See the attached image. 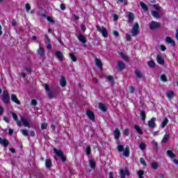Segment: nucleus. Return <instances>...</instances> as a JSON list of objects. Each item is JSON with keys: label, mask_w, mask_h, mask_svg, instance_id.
<instances>
[{"label": "nucleus", "mask_w": 178, "mask_h": 178, "mask_svg": "<svg viewBox=\"0 0 178 178\" xmlns=\"http://www.w3.org/2000/svg\"><path fill=\"white\" fill-rule=\"evenodd\" d=\"M69 55L72 60H73L74 62H77V57H76L74 53H70Z\"/></svg>", "instance_id": "obj_35"}, {"label": "nucleus", "mask_w": 178, "mask_h": 178, "mask_svg": "<svg viewBox=\"0 0 178 178\" xmlns=\"http://www.w3.org/2000/svg\"><path fill=\"white\" fill-rule=\"evenodd\" d=\"M148 66H149L150 67H152V69L154 67H155V62H154L153 60H150L147 63Z\"/></svg>", "instance_id": "obj_42"}, {"label": "nucleus", "mask_w": 178, "mask_h": 178, "mask_svg": "<svg viewBox=\"0 0 178 178\" xmlns=\"http://www.w3.org/2000/svg\"><path fill=\"white\" fill-rule=\"evenodd\" d=\"M95 63H96V66L97 67H99V69H100L101 70H102V62L101 61V60L99 59H96L95 60Z\"/></svg>", "instance_id": "obj_25"}, {"label": "nucleus", "mask_w": 178, "mask_h": 178, "mask_svg": "<svg viewBox=\"0 0 178 178\" xmlns=\"http://www.w3.org/2000/svg\"><path fill=\"white\" fill-rule=\"evenodd\" d=\"M55 95V91L54 90H49L48 92V97L50 98V99H52L54 98V96Z\"/></svg>", "instance_id": "obj_38"}, {"label": "nucleus", "mask_w": 178, "mask_h": 178, "mask_svg": "<svg viewBox=\"0 0 178 178\" xmlns=\"http://www.w3.org/2000/svg\"><path fill=\"white\" fill-rule=\"evenodd\" d=\"M1 101L3 104H9L10 102V96L8 90H3L1 97Z\"/></svg>", "instance_id": "obj_1"}, {"label": "nucleus", "mask_w": 178, "mask_h": 178, "mask_svg": "<svg viewBox=\"0 0 178 178\" xmlns=\"http://www.w3.org/2000/svg\"><path fill=\"white\" fill-rule=\"evenodd\" d=\"M140 5L142 9L144 10V12L148 11V6L144 2H140Z\"/></svg>", "instance_id": "obj_30"}, {"label": "nucleus", "mask_w": 178, "mask_h": 178, "mask_svg": "<svg viewBox=\"0 0 178 178\" xmlns=\"http://www.w3.org/2000/svg\"><path fill=\"white\" fill-rule=\"evenodd\" d=\"M161 80L162 81H164V82L168 81V79H166V75H165V74H161Z\"/></svg>", "instance_id": "obj_50"}, {"label": "nucleus", "mask_w": 178, "mask_h": 178, "mask_svg": "<svg viewBox=\"0 0 178 178\" xmlns=\"http://www.w3.org/2000/svg\"><path fill=\"white\" fill-rule=\"evenodd\" d=\"M149 26L150 30H157V29H160L161 23L155 22V21H152L149 24Z\"/></svg>", "instance_id": "obj_5"}, {"label": "nucleus", "mask_w": 178, "mask_h": 178, "mask_svg": "<svg viewBox=\"0 0 178 178\" xmlns=\"http://www.w3.org/2000/svg\"><path fill=\"white\" fill-rule=\"evenodd\" d=\"M10 114L13 116V119H14V120H15V122H17V120H19V117H17V114H16L15 113H13V112H10Z\"/></svg>", "instance_id": "obj_39"}, {"label": "nucleus", "mask_w": 178, "mask_h": 178, "mask_svg": "<svg viewBox=\"0 0 178 178\" xmlns=\"http://www.w3.org/2000/svg\"><path fill=\"white\" fill-rule=\"evenodd\" d=\"M56 56L57 58V59H58V60H60V62H62V60H63V54L62 53V51H56Z\"/></svg>", "instance_id": "obj_19"}, {"label": "nucleus", "mask_w": 178, "mask_h": 178, "mask_svg": "<svg viewBox=\"0 0 178 178\" xmlns=\"http://www.w3.org/2000/svg\"><path fill=\"white\" fill-rule=\"evenodd\" d=\"M114 137L115 140H119V138L120 137V129L118 128H115L114 130Z\"/></svg>", "instance_id": "obj_17"}, {"label": "nucleus", "mask_w": 178, "mask_h": 178, "mask_svg": "<svg viewBox=\"0 0 178 178\" xmlns=\"http://www.w3.org/2000/svg\"><path fill=\"white\" fill-rule=\"evenodd\" d=\"M11 101H13V102H15V104H17V105H20V101H19L17 99V96H16V95L13 94L11 95Z\"/></svg>", "instance_id": "obj_16"}, {"label": "nucleus", "mask_w": 178, "mask_h": 178, "mask_svg": "<svg viewBox=\"0 0 178 178\" xmlns=\"http://www.w3.org/2000/svg\"><path fill=\"white\" fill-rule=\"evenodd\" d=\"M168 123H169V120H168V118H165L163 120V122H162V123H161V127L162 129H165V127H166V124H168Z\"/></svg>", "instance_id": "obj_26"}, {"label": "nucleus", "mask_w": 178, "mask_h": 178, "mask_svg": "<svg viewBox=\"0 0 178 178\" xmlns=\"http://www.w3.org/2000/svg\"><path fill=\"white\" fill-rule=\"evenodd\" d=\"M120 56L122 58V59H124L127 62H129V58L127 57V55H126L124 53L121 52L120 54Z\"/></svg>", "instance_id": "obj_36"}, {"label": "nucleus", "mask_w": 178, "mask_h": 178, "mask_svg": "<svg viewBox=\"0 0 178 178\" xmlns=\"http://www.w3.org/2000/svg\"><path fill=\"white\" fill-rule=\"evenodd\" d=\"M124 67H126V65H124V63H123L122 61H118V70L120 72H122V70H123Z\"/></svg>", "instance_id": "obj_15"}, {"label": "nucleus", "mask_w": 178, "mask_h": 178, "mask_svg": "<svg viewBox=\"0 0 178 178\" xmlns=\"http://www.w3.org/2000/svg\"><path fill=\"white\" fill-rule=\"evenodd\" d=\"M53 151L55 152L57 156L60 158L62 162H66V156H65L62 150H58L57 149L54 148L53 149Z\"/></svg>", "instance_id": "obj_2"}, {"label": "nucleus", "mask_w": 178, "mask_h": 178, "mask_svg": "<svg viewBox=\"0 0 178 178\" xmlns=\"http://www.w3.org/2000/svg\"><path fill=\"white\" fill-rule=\"evenodd\" d=\"M17 22H16V19H13V20L12 21V26H13V27H15V26H17Z\"/></svg>", "instance_id": "obj_62"}, {"label": "nucleus", "mask_w": 178, "mask_h": 178, "mask_svg": "<svg viewBox=\"0 0 178 178\" xmlns=\"http://www.w3.org/2000/svg\"><path fill=\"white\" fill-rule=\"evenodd\" d=\"M60 84L61 87H66V78H65L63 75H62L60 79Z\"/></svg>", "instance_id": "obj_20"}, {"label": "nucleus", "mask_w": 178, "mask_h": 178, "mask_svg": "<svg viewBox=\"0 0 178 178\" xmlns=\"http://www.w3.org/2000/svg\"><path fill=\"white\" fill-rule=\"evenodd\" d=\"M118 2H120V3H124V6H127L129 5L128 0H118Z\"/></svg>", "instance_id": "obj_44"}, {"label": "nucleus", "mask_w": 178, "mask_h": 178, "mask_svg": "<svg viewBox=\"0 0 178 178\" xmlns=\"http://www.w3.org/2000/svg\"><path fill=\"white\" fill-rule=\"evenodd\" d=\"M167 97H168V98H169V99H172V98H173V97H175V92L172 90L169 91L167 93Z\"/></svg>", "instance_id": "obj_34"}, {"label": "nucleus", "mask_w": 178, "mask_h": 178, "mask_svg": "<svg viewBox=\"0 0 178 178\" xmlns=\"http://www.w3.org/2000/svg\"><path fill=\"white\" fill-rule=\"evenodd\" d=\"M44 89L45 91L49 92V86H48L47 83L44 85Z\"/></svg>", "instance_id": "obj_64"}, {"label": "nucleus", "mask_w": 178, "mask_h": 178, "mask_svg": "<svg viewBox=\"0 0 178 178\" xmlns=\"http://www.w3.org/2000/svg\"><path fill=\"white\" fill-rule=\"evenodd\" d=\"M21 133L26 137H27V136H29V131H27V130H26V129H21Z\"/></svg>", "instance_id": "obj_48"}, {"label": "nucleus", "mask_w": 178, "mask_h": 178, "mask_svg": "<svg viewBox=\"0 0 178 178\" xmlns=\"http://www.w3.org/2000/svg\"><path fill=\"white\" fill-rule=\"evenodd\" d=\"M136 19V15L133 13H128V23H133Z\"/></svg>", "instance_id": "obj_9"}, {"label": "nucleus", "mask_w": 178, "mask_h": 178, "mask_svg": "<svg viewBox=\"0 0 178 178\" xmlns=\"http://www.w3.org/2000/svg\"><path fill=\"white\" fill-rule=\"evenodd\" d=\"M0 144L6 148L9 145V140L7 139H2V138L0 137Z\"/></svg>", "instance_id": "obj_13"}, {"label": "nucleus", "mask_w": 178, "mask_h": 178, "mask_svg": "<svg viewBox=\"0 0 178 178\" xmlns=\"http://www.w3.org/2000/svg\"><path fill=\"white\" fill-rule=\"evenodd\" d=\"M153 6L156 10H161V6H159V4H154Z\"/></svg>", "instance_id": "obj_54"}, {"label": "nucleus", "mask_w": 178, "mask_h": 178, "mask_svg": "<svg viewBox=\"0 0 178 178\" xmlns=\"http://www.w3.org/2000/svg\"><path fill=\"white\" fill-rule=\"evenodd\" d=\"M86 115L88 118H89L91 120H95V115L94 113L90 110L86 112Z\"/></svg>", "instance_id": "obj_12"}, {"label": "nucleus", "mask_w": 178, "mask_h": 178, "mask_svg": "<svg viewBox=\"0 0 178 178\" xmlns=\"http://www.w3.org/2000/svg\"><path fill=\"white\" fill-rule=\"evenodd\" d=\"M137 175H138L139 178H144V177H143V175H144V170H138L137 172Z\"/></svg>", "instance_id": "obj_41"}, {"label": "nucleus", "mask_w": 178, "mask_h": 178, "mask_svg": "<svg viewBox=\"0 0 178 178\" xmlns=\"http://www.w3.org/2000/svg\"><path fill=\"white\" fill-rule=\"evenodd\" d=\"M44 42L45 44H49L51 43V40L49 39V38L48 37V35H44Z\"/></svg>", "instance_id": "obj_43"}, {"label": "nucleus", "mask_w": 178, "mask_h": 178, "mask_svg": "<svg viewBox=\"0 0 178 178\" xmlns=\"http://www.w3.org/2000/svg\"><path fill=\"white\" fill-rule=\"evenodd\" d=\"M152 169H155V170L158 169V163H152Z\"/></svg>", "instance_id": "obj_53"}, {"label": "nucleus", "mask_w": 178, "mask_h": 178, "mask_svg": "<svg viewBox=\"0 0 178 178\" xmlns=\"http://www.w3.org/2000/svg\"><path fill=\"white\" fill-rule=\"evenodd\" d=\"M168 140H169V136L165 135L161 140V143L163 144L168 143Z\"/></svg>", "instance_id": "obj_40"}, {"label": "nucleus", "mask_w": 178, "mask_h": 178, "mask_svg": "<svg viewBox=\"0 0 178 178\" xmlns=\"http://www.w3.org/2000/svg\"><path fill=\"white\" fill-rule=\"evenodd\" d=\"M89 163L91 169H95V166H97V164L95 163V161L94 160H89Z\"/></svg>", "instance_id": "obj_31"}, {"label": "nucleus", "mask_w": 178, "mask_h": 178, "mask_svg": "<svg viewBox=\"0 0 178 178\" xmlns=\"http://www.w3.org/2000/svg\"><path fill=\"white\" fill-rule=\"evenodd\" d=\"M47 127H48V124H47V123H42V124H41L42 130H47Z\"/></svg>", "instance_id": "obj_49"}, {"label": "nucleus", "mask_w": 178, "mask_h": 178, "mask_svg": "<svg viewBox=\"0 0 178 178\" xmlns=\"http://www.w3.org/2000/svg\"><path fill=\"white\" fill-rule=\"evenodd\" d=\"M157 62L159 65H165V60H163V57L161 56V54L157 55Z\"/></svg>", "instance_id": "obj_18"}, {"label": "nucleus", "mask_w": 178, "mask_h": 178, "mask_svg": "<svg viewBox=\"0 0 178 178\" xmlns=\"http://www.w3.org/2000/svg\"><path fill=\"white\" fill-rule=\"evenodd\" d=\"M140 162L144 166H147V163L145 162V160L144 159V158H140Z\"/></svg>", "instance_id": "obj_51"}, {"label": "nucleus", "mask_w": 178, "mask_h": 178, "mask_svg": "<svg viewBox=\"0 0 178 178\" xmlns=\"http://www.w3.org/2000/svg\"><path fill=\"white\" fill-rule=\"evenodd\" d=\"M86 153V155H90V154H91V146H87Z\"/></svg>", "instance_id": "obj_45"}, {"label": "nucleus", "mask_w": 178, "mask_h": 178, "mask_svg": "<svg viewBox=\"0 0 178 178\" xmlns=\"http://www.w3.org/2000/svg\"><path fill=\"white\" fill-rule=\"evenodd\" d=\"M37 104H38L37 100H35V99L31 100V105H32L33 106H36Z\"/></svg>", "instance_id": "obj_52"}, {"label": "nucleus", "mask_w": 178, "mask_h": 178, "mask_svg": "<svg viewBox=\"0 0 178 178\" xmlns=\"http://www.w3.org/2000/svg\"><path fill=\"white\" fill-rule=\"evenodd\" d=\"M107 79H108V80H109L112 83H115V81L113 80V76L112 75L108 76Z\"/></svg>", "instance_id": "obj_55"}, {"label": "nucleus", "mask_w": 178, "mask_h": 178, "mask_svg": "<svg viewBox=\"0 0 178 178\" xmlns=\"http://www.w3.org/2000/svg\"><path fill=\"white\" fill-rule=\"evenodd\" d=\"M124 136H129V129H126L123 131Z\"/></svg>", "instance_id": "obj_61"}, {"label": "nucleus", "mask_w": 178, "mask_h": 178, "mask_svg": "<svg viewBox=\"0 0 178 178\" xmlns=\"http://www.w3.org/2000/svg\"><path fill=\"white\" fill-rule=\"evenodd\" d=\"M135 74L138 79H144V75L138 70H135Z\"/></svg>", "instance_id": "obj_22"}, {"label": "nucleus", "mask_w": 178, "mask_h": 178, "mask_svg": "<svg viewBox=\"0 0 178 178\" xmlns=\"http://www.w3.org/2000/svg\"><path fill=\"white\" fill-rule=\"evenodd\" d=\"M124 156H129L130 155V149L129 148V146H127L124 152H123Z\"/></svg>", "instance_id": "obj_28"}, {"label": "nucleus", "mask_w": 178, "mask_h": 178, "mask_svg": "<svg viewBox=\"0 0 178 178\" xmlns=\"http://www.w3.org/2000/svg\"><path fill=\"white\" fill-rule=\"evenodd\" d=\"M129 91L131 94H134L136 89L133 86L129 87Z\"/></svg>", "instance_id": "obj_56"}, {"label": "nucleus", "mask_w": 178, "mask_h": 178, "mask_svg": "<svg viewBox=\"0 0 178 178\" xmlns=\"http://www.w3.org/2000/svg\"><path fill=\"white\" fill-rule=\"evenodd\" d=\"M81 29L82 31H83V32L86 31V30H87V27H86V25L83 24H82L81 25Z\"/></svg>", "instance_id": "obj_58"}, {"label": "nucleus", "mask_w": 178, "mask_h": 178, "mask_svg": "<svg viewBox=\"0 0 178 178\" xmlns=\"http://www.w3.org/2000/svg\"><path fill=\"white\" fill-rule=\"evenodd\" d=\"M47 21L50 22V23H55V20H54L51 17H47Z\"/></svg>", "instance_id": "obj_60"}, {"label": "nucleus", "mask_w": 178, "mask_h": 178, "mask_svg": "<svg viewBox=\"0 0 178 178\" xmlns=\"http://www.w3.org/2000/svg\"><path fill=\"white\" fill-rule=\"evenodd\" d=\"M139 148H140V149L144 150L145 149V148H147V145H145V143H140L139 145Z\"/></svg>", "instance_id": "obj_47"}, {"label": "nucleus", "mask_w": 178, "mask_h": 178, "mask_svg": "<svg viewBox=\"0 0 178 178\" xmlns=\"http://www.w3.org/2000/svg\"><path fill=\"white\" fill-rule=\"evenodd\" d=\"M96 29L97 31L102 34L104 38H108V31L106 30V28H105L104 26H97Z\"/></svg>", "instance_id": "obj_4"}, {"label": "nucleus", "mask_w": 178, "mask_h": 178, "mask_svg": "<svg viewBox=\"0 0 178 178\" xmlns=\"http://www.w3.org/2000/svg\"><path fill=\"white\" fill-rule=\"evenodd\" d=\"M45 166L47 169H51V167L52 166V161H51V159H46Z\"/></svg>", "instance_id": "obj_21"}, {"label": "nucleus", "mask_w": 178, "mask_h": 178, "mask_svg": "<svg viewBox=\"0 0 178 178\" xmlns=\"http://www.w3.org/2000/svg\"><path fill=\"white\" fill-rule=\"evenodd\" d=\"M120 178H126V176H130V171L127 168H125V170L123 169H121L120 170Z\"/></svg>", "instance_id": "obj_6"}, {"label": "nucleus", "mask_w": 178, "mask_h": 178, "mask_svg": "<svg viewBox=\"0 0 178 178\" xmlns=\"http://www.w3.org/2000/svg\"><path fill=\"white\" fill-rule=\"evenodd\" d=\"M152 144L154 149H155V151L157 152V151L159 149L158 143H156L155 140H153L152 142Z\"/></svg>", "instance_id": "obj_33"}, {"label": "nucleus", "mask_w": 178, "mask_h": 178, "mask_svg": "<svg viewBox=\"0 0 178 178\" xmlns=\"http://www.w3.org/2000/svg\"><path fill=\"white\" fill-rule=\"evenodd\" d=\"M155 122H156V118H152L150 120L148 121L147 125L152 129H155V127H156V124Z\"/></svg>", "instance_id": "obj_7"}, {"label": "nucleus", "mask_w": 178, "mask_h": 178, "mask_svg": "<svg viewBox=\"0 0 178 178\" xmlns=\"http://www.w3.org/2000/svg\"><path fill=\"white\" fill-rule=\"evenodd\" d=\"M25 9H26V12H30V10L31 9V6H30V3L25 4Z\"/></svg>", "instance_id": "obj_46"}, {"label": "nucleus", "mask_w": 178, "mask_h": 178, "mask_svg": "<svg viewBox=\"0 0 178 178\" xmlns=\"http://www.w3.org/2000/svg\"><path fill=\"white\" fill-rule=\"evenodd\" d=\"M151 13L153 17L155 19H161V14H159L157 11L152 10Z\"/></svg>", "instance_id": "obj_24"}, {"label": "nucleus", "mask_w": 178, "mask_h": 178, "mask_svg": "<svg viewBox=\"0 0 178 178\" xmlns=\"http://www.w3.org/2000/svg\"><path fill=\"white\" fill-rule=\"evenodd\" d=\"M140 119L143 122H145V119L147 118V115H145V111H140Z\"/></svg>", "instance_id": "obj_27"}, {"label": "nucleus", "mask_w": 178, "mask_h": 178, "mask_svg": "<svg viewBox=\"0 0 178 178\" xmlns=\"http://www.w3.org/2000/svg\"><path fill=\"white\" fill-rule=\"evenodd\" d=\"M118 145V149L119 152H123V151H124V147H123V145H120L119 142L117 143Z\"/></svg>", "instance_id": "obj_37"}, {"label": "nucleus", "mask_w": 178, "mask_h": 178, "mask_svg": "<svg viewBox=\"0 0 178 178\" xmlns=\"http://www.w3.org/2000/svg\"><path fill=\"white\" fill-rule=\"evenodd\" d=\"M38 54L40 55V56H44L45 55V51H44V49L42 47H40L38 49Z\"/></svg>", "instance_id": "obj_29"}, {"label": "nucleus", "mask_w": 178, "mask_h": 178, "mask_svg": "<svg viewBox=\"0 0 178 178\" xmlns=\"http://www.w3.org/2000/svg\"><path fill=\"white\" fill-rule=\"evenodd\" d=\"M99 109L102 111V112H107L108 111V107H106V105L99 103Z\"/></svg>", "instance_id": "obj_14"}, {"label": "nucleus", "mask_w": 178, "mask_h": 178, "mask_svg": "<svg viewBox=\"0 0 178 178\" xmlns=\"http://www.w3.org/2000/svg\"><path fill=\"white\" fill-rule=\"evenodd\" d=\"M47 49H52V45L51 43H47Z\"/></svg>", "instance_id": "obj_63"}, {"label": "nucleus", "mask_w": 178, "mask_h": 178, "mask_svg": "<svg viewBox=\"0 0 178 178\" xmlns=\"http://www.w3.org/2000/svg\"><path fill=\"white\" fill-rule=\"evenodd\" d=\"M21 122L25 127H30V122L25 117H21Z\"/></svg>", "instance_id": "obj_10"}, {"label": "nucleus", "mask_w": 178, "mask_h": 178, "mask_svg": "<svg viewBox=\"0 0 178 178\" xmlns=\"http://www.w3.org/2000/svg\"><path fill=\"white\" fill-rule=\"evenodd\" d=\"M77 38L82 44H86L87 42V38H86L84 35L79 34L77 35Z\"/></svg>", "instance_id": "obj_8"}, {"label": "nucleus", "mask_w": 178, "mask_h": 178, "mask_svg": "<svg viewBox=\"0 0 178 178\" xmlns=\"http://www.w3.org/2000/svg\"><path fill=\"white\" fill-rule=\"evenodd\" d=\"M165 42L167 44H171V45L172 47H176V42H175V40H173L172 39V38L168 36L166 38H165Z\"/></svg>", "instance_id": "obj_11"}, {"label": "nucleus", "mask_w": 178, "mask_h": 178, "mask_svg": "<svg viewBox=\"0 0 178 178\" xmlns=\"http://www.w3.org/2000/svg\"><path fill=\"white\" fill-rule=\"evenodd\" d=\"M135 130L137 131V133H138V134L143 135L144 134V133L143 132V130L141 129V127H140V126L135 124L134 126Z\"/></svg>", "instance_id": "obj_23"}, {"label": "nucleus", "mask_w": 178, "mask_h": 178, "mask_svg": "<svg viewBox=\"0 0 178 178\" xmlns=\"http://www.w3.org/2000/svg\"><path fill=\"white\" fill-rule=\"evenodd\" d=\"M126 38L127 41H131V36L129 33L126 34Z\"/></svg>", "instance_id": "obj_57"}, {"label": "nucleus", "mask_w": 178, "mask_h": 178, "mask_svg": "<svg viewBox=\"0 0 178 178\" xmlns=\"http://www.w3.org/2000/svg\"><path fill=\"white\" fill-rule=\"evenodd\" d=\"M167 155L170 158H175L176 156V154H175L172 150H167Z\"/></svg>", "instance_id": "obj_32"}, {"label": "nucleus", "mask_w": 178, "mask_h": 178, "mask_svg": "<svg viewBox=\"0 0 178 178\" xmlns=\"http://www.w3.org/2000/svg\"><path fill=\"white\" fill-rule=\"evenodd\" d=\"M139 29H140V25H138V23L137 22L135 23L131 31L132 34V37H136V35H138V34L140 33Z\"/></svg>", "instance_id": "obj_3"}, {"label": "nucleus", "mask_w": 178, "mask_h": 178, "mask_svg": "<svg viewBox=\"0 0 178 178\" xmlns=\"http://www.w3.org/2000/svg\"><path fill=\"white\" fill-rule=\"evenodd\" d=\"M60 8L61 10H65L66 9V5H65V3H62L60 4Z\"/></svg>", "instance_id": "obj_59"}]
</instances>
